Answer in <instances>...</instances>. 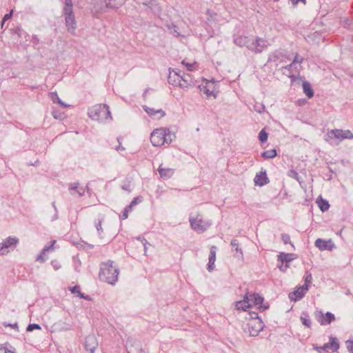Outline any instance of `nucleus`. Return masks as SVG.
<instances>
[{"instance_id": "obj_37", "label": "nucleus", "mask_w": 353, "mask_h": 353, "mask_svg": "<svg viewBox=\"0 0 353 353\" xmlns=\"http://www.w3.org/2000/svg\"><path fill=\"white\" fill-rule=\"evenodd\" d=\"M231 246L235 249L236 252H239L241 256H243L242 249L239 247V243L237 239H232L231 243Z\"/></svg>"}, {"instance_id": "obj_60", "label": "nucleus", "mask_w": 353, "mask_h": 353, "mask_svg": "<svg viewBox=\"0 0 353 353\" xmlns=\"http://www.w3.org/2000/svg\"><path fill=\"white\" fill-rule=\"evenodd\" d=\"M130 210H129L128 209H127L126 208H125L124 209V211L123 212V214H122V219H125L128 218V212H130Z\"/></svg>"}, {"instance_id": "obj_50", "label": "nucleus", "mask_w": 353, "mask_h": 353, "mask_svg": "<svg viewBox=\"0 0 353 353\" xmlns=\"http://www.w3.org/2000/svg\"><path fill=\"white\" fill-rule=\"evenodd\" d=\"M46 260V254L43 253L42 251L37 256V261L40 262H44Z\"/></svg>"}, {"instance_id": "obj_64", "label": "nucleus", "mask_w": 353, "mask_h": 353, "mask_svg": "<svg viewBox=\"0 0 353 353\" xmlns=\"http://www.w3.org/2000/svg\"><path fill=\"white\" fill-rule=\"evenodd\" d=\"M182 63L186 65L188 70H192V66H193L192 64L188 63H185V61H183Z\"/></svg>"}, {"instance_id": "obj_49", "label": "nucleus", "mask_w": 353, "mask_h": 353, "mask_svg": "<svg viewBox=\"0 0 353 353\" xmlns=\"http://www.w3.org/2000/svg\"><path fill=\"white\" fill-rule=\"evenodd\" d=\"M254 110L259 113H262L265 111V105L260 104L259 105H254Z\"/></svg>"}, {"instance_id": "obj_51", "label": "nucleus", "mask_w": 353, "mask_h": 353, "mask_svg": "<svg viewBox=\"0 0 353 353\" xmlns=\"http://www.w3.org/2000/svg\"><path fill=\"white\" fill-rule=\"evenodd\" d=\"M70 290L72 294H77L78 295H79V292H81L80 287H79V285H76L72 288H70Z\"/></svg>"}, {"instance_id": "obj_28", "label": "nucleus", "mask_w": 353, "mask_h": 353, "mask_svg": "<svg viewBox=\"0 0 353 353\" xmlns=\"http://www.w3.org/2000/svg\"><path fill=\"white\" fill-rule=\"evenodd\" d=\"M182 81L183 83L180 84V88H188L194 85L192 77L189 74L183 73V80Z\"/></svg>"}, {"instance_id": "obj_3", "label": "nucleus", "mask_w": 353, "mask_h": 353, "mask_svg": "<svg viewBox=\"0 0 353 353\" xmlns=\"http://www.w3.org/2000/svg\"><path fill=\"white\" fill-rule=\"evenodd\" d=\"M94 8L97 12H105L108 8L117 9L125 0H94Z\"/></svg>"}, {"instance_id": "obj_23", "label": "nucleus", "mask_w": 353, "mask_h": 353, "mask_svg": "<svg viewBox=\"0 0 353 353\" xmlns=\"http://www.w3.org/2000/svg\"><path fill=\"white\" fill-rule=\"evenodd\" d=\"M128 353H145L139 341H134L132 347H129Z\"/></svg>"}, {"instance_id": "obj_13", "label": "nucleus", "mask_w": 353, "mask_h": 353, "mask_svg": "<svg viewBox=\"0 0 353 353\" xmlns=\"http://www.w3.org/2000/svg\"><path fill=\"white\" fill-rule=\"evenodd\" d=\"M98 346V343L94 335H89L85 339V348L90 353H94Z\"/></svg>"}, {"instance_id": "obj_54", "label": "nucleus", "mask_w": 353, "mask_h": 353, "mask_svg": "<svg viewBox=\"0 0 353 353\" xmlns=\"http://www.w3.org/2000/svg\"><path fill=\"white\" fill-rule=\"evenodd\" d=\"M51 264L53 267V268L55 270H59L60 268H61V265L59 264V263L57 261V260H52L51 261Z\"/></svg>"}, {"instance_id": "obj_16", "label": "nucleus", "mask_w": 353, "mask_h": 353, "mask_svg": "<svg viewBox=\"0 0 353 353\" xmlns=\"http://www.w3.org/2000/svg\"><path fill=\"white\" fill-rule=\"evenodd\" d=\"M250 298L249 297V293L247 292L244 296L243 300L236 302V309L239 310H241L243 311H246L247 309L251 307V304L250 303Z\"/></svg>"}, {"instance_id": "obj_2", "label": "nucleus", "mask_w": 353, "mask_h": 353, "mask_svg": "<svg viewBox=\"0 0 353 353\" xmlns=\"http://www.w3.org/2000/svg\"><path fill=\"white\" fill-rule=\"evenodd\" d=\"M88 115L92 120L109 122L112 119L109 107L106 104H99L89 109Z\"/></svg>"}, {"instance_id": "obj_45", "label": "nucleus", "mask_w": 353, "mask_h": 353, "mask_svg": "<svg viewBox=\"0 0 353 353\" xmlns=\"http://www.w3.org/2000/svg\"><path fill=\"white\" fill-rule=\"evenodd\" d=\"M303 62V58L300 57L298 53L295 54L294 59L292 61V63L295 65L301 64Z\"/></svg>"}, {"instance_id": "obj_9", "label": "nucleus", "mask_w": 353, "mask_h": 353, "mask_svg": "<svg viewBox=\"0 0 353 353\" xmlns=\"http://www.w3.org/2000/svg\"><path fill=\"white\" fill-rule=\"evenodd\" d=\"M268 46H270V43L267 40L257 37L255 41L250 45L247 46V48L255 53H260L267 48Z\"/></svg>"}, {"instance_id": "obj_58", "label": "nucleus", "mask_w": 353, "mask_h": 353, "mask_svg": "<svg viewBox=\"0 0 353 353\" xmlns=\"http://www.w3.org/2000/svg\"><path fill=\"white\" fill-rule=\"evenodd\" d=\"M80 298L81 299H83L85 300H88V301H90L91 300V298L88 296V295H86L84 293H82V292H79V295H78Z\"/></svg>"}, {"instance_id": "obj_26", "label": "nucleus", "mask_w": 353, "mask_h": 353, "mask_svg": "<svg viewBox=\"0 0 353 353\" xmlns=\"http://www.w3.org/2000/svg\"><path fill=\"white\" fill-rule=\"evenodd\" d=\"M303 92L308 98L310 99L313 97L314 90L312 88L311 84L308 81H305L303 82Z\"/></svg>"}, {"instance_id": "obj_31", "label": "nucleus", "mask_w": 353, "mask_h": 353, "mask_svg": "<svg viewBox=\"0 0 353 353\" xmlns=\"http://www.w3.org/2000/svg\"><path fill=\"white\" fill-rule=\"evenodd\" d=\"M13 32L14 34H17L19 38L26 39V41H28V39L30 38V35L27 34L24 30H22L21 28L17 26L13 29Z\"/></svg>"}, {"instance_id": "obj_55", "label": "nucleus", "mask_w": 353, "mask_h": 353, "mask_svg": "<svg viewBox=\"0 0 353 353\" xmlns=\"http://www.w3.org/2000/svg\"><path fill=\"white\" fill-rule=\"evenodd\" d=\"M281 57H282V54L281 52L278 53V54H274L272 57H270L268 61H276V60H278Z\"/></svg>"}, {"instance_id": "obj_1", "label": "nucleus", "mask_w": 353, "mask_h": 353, "mask_svg": "<svg viewBox=\"0 0 353 353\" xmlns=\"http://www.w3.org/2000/svg\"><path fill=\"white\" fill-rule=\"evenodd\" d=\"M119 270L114 265V261H108L101 264L99 276L101 281L114 285L118 280Z\"/></svg>"}, {"instance_id": "obj_24", "label": "nucleus", "mask_w": 353, "mask_h": 353, "mask_svg": "<svg viewBox=\"0 0 353 353\" xmlns=\"http://www.w3.org/2000/svg\"><path fill=\"white\" fill-rule=\"evenodd\" d=\"M249 297L250 298V302H252L254 305H260L264 301V298L256 293L249 294Z\"/></svg>"}, {"instance_id": "obj_39", "label": "nucleus", "mask_w": 353, "mask_h": 353, "mask_svg": "<svg viewBox=\"0 0 353 353\" xmlns=\"http://www.w3.org/2000/svg\"><path fill=\"white\" fill-rule=\"evenodd\" d=\"M142 201L141 196H137L132 199V201L130 202V203L127 205L125 208L128 209L129 210H131L132 208L137 204L138 202H141Z\"/></svg>"}, {"instance_id": "obj_11", "label": "nucleus", "mask_w": 353, "mask_h": 353, "mask_svg": "<svg viewBox=\"0 0 353 353\" xmlns=\"http://www.w3.org/2000/svg\"><path fill=\"white\" fill-rule=\"evenodd\" d=\"M19 243V239L16 237L9 236L2 243H0V255H3L8 253L6 249L15 247Z\"/></svg>"}, {"instance_id": "obj_21", "label": "nucleus", "mask_w": 353, "mask_h": 353, "mask_svg": "<svg viewBox=\"0 0 353 353\" xmlns=\"http://www.w3.org/2000/svg\"><path fill=\"white\" fill-rule=\"evenodd\" d=\"M293 260V258L292 257V254H288L285 252H281L278 255V261L281 262L282 263H286L285 264V269L289 267L288 263L292 261Z\"/></svg>"}, {"instance_id": "obj_4", "label": "nucleus", "mask_w": 353, "mask_h": 353, "mask_svg": "<svg viewBox=\"0 0 353 353\" xmlns=\"http://www.w3.org/2000/svg\"><path fill=\"white\" fill-rule=\"evenodd\" d=\"M264 327L265 325L262 319H254L246 323L243 327V331L245 333H249L250 336H256Z\"/></svg>"}, {"instance_id": "obj_61", "label": "nucleus", "mask_w": 353, "mask_h": 353, "mask_svg": "<svg viewBox=\"0 0 353 353\" xmlns=\"http://www.w3.org/2000/svg\"><path fill=\"white\" fill-rule=\"evenodd\" d=\"M121 137H118L117 138V141L119 142V145L116 148V150L117 151H119V150H124L125 148L121 145Z\"/></svg>"}, {"instance_id": "obj_36", "label": "nucleus", "mask_w": 353, "mask_h": 353, "mask_svg": "<svg viewBox=\"0 0 353 353\" xmlns=\"http://www.w3.org/2000/svg\"><path fill=\"white\" fill-rule=\"evenodd\" d=\"M277 152L275 149H272L270 150L265 151L261 153V157L265 159H272L276 157Z\"/></svg>"}, {"instance_id": "obj_6", "label": "nucleus", "mask_w": 353, "mask_h": 353, "mask_svg": "<svg viewBox=\"0 0 353 353\" xmlns=\"http://www.w3.org/2000/svg\"><path fill=\"white\" fill-rule=\"evenodd\" d=\"M166 132L168 128H161L154 130L150 135V141L154 146H161L165 143L166 141Z\"/></svg>"}, {"instance_id": "obj_40", "label": "nucleus", "mask_w": 353, "mask_h": 353, "mask_svg": "<svg viewBox=\"0 0 353 353\" xmlns=\"http://www.w3.org/2000/svg\"><path fill=\"white\" fill-rule=\"evenodd\" d=\"M65 6L63 12H72V0H65Z\"/></svg>"}, {"instance_id": "obj_34", "label": "nucleus", "mask_w": 353, "mask_h": 353, "mask_svg": "<svg viewBox=\"0 0 353 353\" xmlns=\"http://www.w3.org/2000/svg\"><path fill=\"white\" fill-rule=\"evenodd\" d=\"M300 319H301V321L303 325H305V327H309V328L311 327L312 322H311L310 317L307 312H302Z\"/></svg>"}, {"instance_id": "obj_53", "label": "nucleus", "mask_w": 353, "mask_h": 353, "mask_svg": "<svg viewBox=\"0 0 353 353\" xmlns=\"http://www.w3.org/2000/svg\"><path fill=\"white\" fill-rule=\"evenodd\" d=\"M168 28L171 30V32L174 34L175 36L179 37L180 35V34L177 31L178 28L176 26L172 25V26H169Z\"/></svg>"}, {"instance_id": "obj_25", "label": "nucleus", "mask_w": 353, "mask_h": 353, "mask_svg": "<svg viewBox=\"0 0 353 353\" xmlns=\"http://www.w3.org/2000/svg\"><path fill=\"white\" fill-rule=\"evenodd\" d=\"M158 171L160 176L164 179L170 178L174 174V170L171 168H163L159 167Z\"/></svg>"}, {"instance_id": "obj_12", "label": "nucleus", "mask_w": 353, "mask_h": 353, "mask_svg": "<svg viewBox=\"0 0 353 353\" xmlns=\"http://www.w3.org/2000/svg\"><path fill=\"white\" fill-rule=\"evenodd\" d=\"M315 246L320 250H332L334 247V244L332 240L325 241L322 239H317L315 241Z\"/></svg>"}, {"instance_id": "obj_8", "label": "nucleus", "mask_w": 353, "mask_h": 353, "mask_svg": "<svg viewBox=\"0 0 353 353\" xmlns=\"http://www.w3.org/2000/svg\"><path fill=\"white\" fill-rule=\"evenodd\" d=\"M326 136L330 139L334 138V139H339L340 141H342L345 139H353V134L349 130H341V129L331 130L327 132Z\"/></svg>"}, {"instance_id": "obj_7", "label": "nucleus", "mask_w": 353, "mask_h": 353, "mask_svg": "<svg viewBox=\"0 0 353 353\" xmlns=\"http://www.w3.org/2000/svg\"><path fill=\"white\" fill-rule=\"evenodd\" d=\"M330 342L325 343L323 346H315L314 347L319 353H328V350L336 352L340 347L339 340L333 336H329Z\"/></svg>"}, {"instance_id": "obj_10", "label": "nucleus", "mask_w": 353, "mask_h": 353, "mask_svg": "<svg viewBox=\"0 0 353 353\" xmlns=\"http://www.w3.org/2000/svg\"><path fill=\"white\" fill-rule=\"evenodd\" d=\"M316 319L321 325H325L334 321L335 316L330 312H327L323 314L322 311H319V314H316Z\"/></svg>"}, {"instance_id": "obj_52", "label": "nucleus", "mask_w": 353, "mask_h": 353, "mask_svg": "<svg viewBox=\"0 0 353 353\" xmlns=\"http://www.w3.org/2000/svg\"><path fill=\"white\" fill-rule=\"evenodd\" d=\"M346 345H347V348L348 349V350L351 353H353V340H347L346 341Z\"/></svg>"}, {"instance_id": "obj_59", "label": "nucleus", "mask_w": 353, "mask_h": 353, "mask_svg": "<svg viewBox=\"0 0 353 353\" xmlns=\"http://www.w3.org/2000/svg\"><path fill=\"white\" fill-rule=\"evenodd\" d=\"M32 42L33 43L34 46H36L39 43V39L37 35L32 36Z\"/></svg>"}, {"instance_id": "obj_43", "label": "nucleus", "mask_w": 353, "mask_h": 353, "mask_svg": "<svg viewBox=\"0 0 353 353\" xmlns=\"http://www.w3.org/2000/svg\"><path fill=\"white\" fill-rule=\"evenodd\" d=\"M41 327L39 324L30 323L26 327V331L27 332H32L34 330H41Z\"/></svg>"}, {"instance_id": "obj_19", "label": "nucleus", "mask_w": 353, "mask_h": 353, "mask_svg": "<svg viewBox=\"0 0 353 353\" xmlns=\"http://www.w3.org/2000/svg\"><path fill=\"white\" fill-rule=\"evenodd\" d=\"M216 247L213 245L210 248V255H209V261L208 263V270L211 272L214 269L215 259H216Z\"/></svg>"}, {"instance_id": "obj_30", "label": "nucleus", "mask_w": 353, "mask_h": 353, "mask_svg": "<svg viewBox=\"0 0 353 353\" xmlns=\"http://www.w3.org/2000/svg\"><path fill=\"white\" fill-rule=\"evenodd\" d=\"M183 73L182 72L181 75L176 78V80H172V72H170L168 78V83L172 85L180 87V84H181V81L183 80Z\"/></svg>"}, {"instance_id": "obj_29", "label": "nucleus", "mask_w": 353, "mask_h": 353, "mask_svg": "<svg viewBox=\"0 0 353 353\" xmlns=\"http://www.w3.org/2000/svg\"><path fill=\"white\" fill-rule=\"evenodd\" d=\"M79 183H70L69 185V190H74L79 196H82L85 194V188L83 187H79Z\"/></svg>"}, {"instance_id": "obj_42", "label": "nucleus", "mask_w": 353, "mask_h": 353, "mask_svg": "<svg viewBox=\"0 0 353 353\" xmlns=\"http://www.w3.org/2000/svg\"><path fill=\"white\" fill-rule=\"evenodd\" d=\"M281 239L284 244H288L290 243L292 247H294L293 244L291 242L290 236L288 234H281Z\"/></svg>"}, {"instance_id": "obj_57", "label": "nucleus", "mask_w": 353, "mask_h": 353, "mask_svg": "<svg viewBox=\"0 0 353 353\" xmlns=\"http://www.w3.org/2000/svg\"><path fill=\"white\" fill-rule=\"evenodd\" d=\"M270 307V305L266 303L265 304H261L259 305V309L261 312L265 311V310L268 309Z\"/></svg>"}, {"instance_id": "obj_14", "label": "nucleus", "mask_w": 353, "mask_h": 353, "mask_svg": "<svg viewBox=\"0 0 353 353\" xmlns=\"http://www.w3.org/2000/svg\"><path fill=\"white\" fill-rule=\"evenodd\" d=\"M308 290V286L302 285L300 286L297 290L289 294V297L291 300L297 301L302 299L305 292Z\"/></svg>"}, {"instance_id": "obj_62", "label": "nucleus", "mask_w": 353, "mask_h": 353, "mask_svg": "<svg viewBox=\"0 0 353 353\" xmlns=\"http://www.w3.org/2000/svg\"><path fill=\"white\" fill-rule=\"evenodd\" d=\"M12 11H11L10 13L6 14L3 17V22L10 19L12 17Z\"/></svg>"}, {"instance_id": "obj_47", "label": "nucleus", "mask_w": 353, "mask_h": 353, "mask_svg": "<svg viewBox=\"0 0 353 353\" xmlns=\"http://www.w3.org/2000/svg\"><path fill=\"white\" fill-rule=\"evenodd\" d=\"M94 223H95V227L99 233V235H101V232H103V228L101 227V220L95 221Z\"/></svg>"}, {"instance_id": "obj_27", "label": "nucleus", "mask_w": 353, "mask_h": 353, "mask_svg": "<svg viewBox=\"0 0 353 353\" xmlns=\"http://www.w3.org/2000/svg\"><path fill=\"white\" fill-rule=\"evenodd\" d=\"M143 108L150 116H155L157 114L159 113V118H162L165 115V112L161 109L155 110L154 109L150 108L147 105H143Z\"/></svg>"}, {"instance_id": "obj_18", "label": "nucleus", "mask_w": 353, "mask_h": 353, "mask_svg": "<svg viewBox=\"0 0 353 353\" xmlns=\"http://www.w3.org/2000/svg\"><path fill=\"white\" fill-rule=\"evenodd\" d=\"M143 5L147 6L155 15H159L161 12V8L156 0H149L143 2Z\"/></svg>"}, {"instance_id": "obj_22", "label": "nucleus", "mask_w": 353, "mask_h": 353, "mask_svg": "<svg viewBox=\"0 0 353 353\" xmlns=\"http://www.w3.org/2000/svg\"><path fill=\"white\" fill-rule=\"evenodd\" d=\"M213 86V83L207 82L205 85L201 88V91L203 92V93L206 94L208 96H214L216 97V94L214 92V90L212 88Z\"/></svg>"}, {"instance_id": "obj_5", "label": "nucleus", "mask_w": 353, "mask_h": 353, "mask_svg": "<svg viewBox=\"0 0 353 353\" xmlns=\"http://www.w3.org/2000/svg\"><path fill=\"white\" fill-rule=\"evenodd\" d=\"M189 221L192 228L200 233L205 231L212 225L211 221L203 220L200 214L194 218L190 217Z\"/></svg>"}, {"instance_id": "obj_17", "label": "nucleus", "mask_w": 353, "mask_h": 353, "mask_svg": "<svg viewBox=\"0 0 353 353\" xmlns=\"http://www.w3.org/2000/svg\"><path fill=\"white\" fill-rule=\"evenodd\" d=\"M254 181L256 185L263 186L270 182L268 177L267 176L266 171H261L257 173L254 179Z\"/></svg>"}, {"instance_id": "obj_56", "label": "nucleus", "mask_w": 353, "mask_h": 353, "mask_svg": "<svg viewBox=\"0 0 353 353\" xmlns=\"http://www.w3.org/2000/svg\"><path fill=\"white\" fill-rule=\"evenodd\" d=\"M250 319L251 320L254 319H261L259 316L257 312H252L250 313Z\"/></svg>"}, {"instance_id": "obj_32", "label": "nucleus", "mask_w": 353, "mask_h": 353, "mask_svg": "<svg viewBox=\"0 0 353 353\" xmlns=\"http://www.w3.org/2000/svg\"><path fill=\"white\" fill-rule=\"evenodd\" d=\"M316 202L318 203V205H319L320 210L322 212L327 211L330 206L329 204V202L327 200L323 199L322 197L318 198Z\"/></svg>"}, {"instance_id": "obj_15", "label": "nucleus", "mask_w": 353, "mask_h": 353, "mask_svg": "<svg viewBox=\"0 0 353 353\" xmlns=\"http://www.w3.org/2000/svg\"><path fill=\"white\" fill-rule=\"evenodd\" d=\"M65 25L69 32H74L76 29V21L72 12H64Z\"/></svg>"}, {"instance_id": "obj_63", "label": "nucleus", "mask_w": 353, "mask_h": 353, "mask_svg": "<svg viewBox=\"0 0 353 353\" xmlns=\"http://www.w3.org/2000/svg\"><path fill=\"white\" fill-rule=\"evenodd\" d=\"M172 72H173V74L174 77H176V78L178 77H179L180 75H181L182 72H183V71L180 70H172Z\"/></svg>"}, {"instance_id": "obj_46", "label": "nucleus", "mask_w": 353, "mask_h": 353, "mask_svg": "<svg viewBox=\"0 0 353 353\" xmlns=\"http://www.w3.org/2000/svg\"><path fill=\"white\" fill-rule=\"evenodd\" d=\"M50 245H46L43 248V249L42 250V252L43 253H46L47 252H48L49 250H53V247L56 243V241L55 240H53V241H51L50 242Z\"/></svg>"}, {"instance_id": "obj_33", "label": "nucleus", "mask_w": 353, "mask_h": 353, "mask_svg": "<svg viewBox=\"0 0 353 353\" xmlns=\"http://www.w3.org/2000/svg\"><path fill=\"white\" fill-rule=\"evenodd\" d=\"M50 97L51 99V100L53 101V103H58L61 105V106H62L63 108H67L69 106V105L65 103L64 102H63L60 98L59 97L57 93L56 92H50Z\"/></svg>"}, {"instance_id": "obj_20", "label": "nucleus", "mask_w": 353, "mask_h": 353, "mask_svg": "<svg viewBox=\"0 0 353 353\" xmlns=\"http://www.w3.org/2000/svg\"><path fill=\"white\" fill-rule=\"evenodd\" d=\"M282 70H285L288 72L289 75L288 77L292 79H295L296 76L293 74L294 72L299 73V68L297 67L296 65L293 63L292 62L285 66H283L282 68Z\"/></svg>"}, {"instance_id": "obj_35", "label": "nucleus", "mask_w": 353, "mask_h": 353, "mask_svg": "<svg viewBox=\"0 0 353 353\" xmlns=\"http://www.w3.org/2000/svg\"><path fill=\"white\" fill-rule=\"evenodd\" d=\"M249 39L245 36H239L234 39V43L240 47L246 46L248 43Z\"/></svg>"}, {"instance_id": "obj_48", "label": "nucleus", "mask_w": 353, "mask_h": 353, "mask_svg": "<svg viewBox=\"0 0 353 353\" xmlns=\"http://www.w3.org/2000/svg\"><path fill=\"white\" fill-rule=\"evenodd\" d=\"M53 117L56 119L62 120L64 118L63 114L58 112L56 110H53L52 112Z\"/></svg>"}, {"instance_id": "obj_38", "label": "nucleus", "mask_w": 353, "mask_h": 353, "mask_svg": "<svg viewBox=\"0 0 353 353\" xmlns=\"http://www.w3.org/2000/svg\"><path fill=\"white\" fill-rule=\"evenodd\" d=\"M268 138V134L265 132L264 129L261 130L259 133V139L261 143H265L267 141Z\"/></svg>"}, {"instance_id": "obj_44", "label": "nucleus", "mask_w": 353, "mask_h": 353, "mask_svg": "<svg viewBox=\"0 0 353 353\" xmlns=\"http://www.w3.org/2000/svg\"><path fill=\"white\" fill-rule=\"evenodd\" d=\"M168 133H166V141H165V143L170 144L171 142L172 141V139L176 138V135L174 133L172 134L169 129H168Z\"/></svg>"}, {"instance_id": "obj_41", "label": "nucleus", "mask_w": 353, "mask_h": 353, "mask_svg": "<svg viewBox=\"0 0 353 353\" xmlns=\"http://www.w3.org/2000/svg\"><path fill=\"white\" fill-rule=\"evenodd\" d=\"M312 280V274L309 272H306L305 275L304 276V282L305 283L303 285H306L309 287V284L311 283Z\"/></svg>"}]
</instances>
